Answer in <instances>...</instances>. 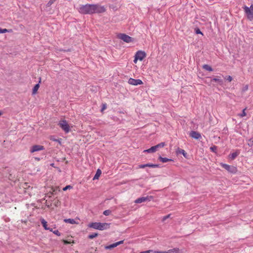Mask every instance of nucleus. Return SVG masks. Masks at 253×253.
<instances>
[{"mask_svg":"<svg viewBox=\"0 0 253 253\" xmlns=\"http://www.w3.org/2000/svg\"><path fill=\"white\" fill-rule=\"evenodd\" d=\"M110 223L92 222L88 224V226L95 229L104 230L109 228Z\"/></svg>","mask_w":253,"mask_h":253,"instance_id":"obj_1","label":"nucleus"},{"mask_svg":"<svg viewBox=\"0 0 253 253\" xmlns=\"http://www.w3.org/2000/svg\"><path fill=\"white\" fill-rule=\"evenodd\" d=\"M92 4H87L81 6L79 9L80 13L84 14H91L93 13Z\"/></svg>","mask_w":253,"mask_h":253,"instance_id":"obj_2","label":"nucleus"},{"mask_svg":"<svg viewBox=\"0 0 253 253\" xmlns=\"http://www.w3.org/2000/svg\"><path fill=\"white\" fill-rule=\"evenodd\" d=\"M245 12L247 16L248 19L250 21L253 20V4H252L250 7L244 6L243 7Z\"/></svg>","mask_w":253,"mask_h":253,"instance_id":"obj_3","label":"nucleus"},{"mask_svg":"<svg viewBox=\"0 0 253 253\" xmlns=\"http://www.w3.org/2000/svg\"><path fill=\"white\" fill-rule=\"evenodd\" d=\"M165 146V142H161L155 146L151 147L150 148L145 150L144 151V152H147L148 153H151L155 152L156 151L158 150V149L163 148Z\"/></svg>","mask_w":253,"mask_h":253,"instance_id":"obj_4","label":"nucleus"},{"mask_svg":"<svg viewBox=\"0 0 253 253\" xmlns=\"http://www.w3.org/2000/svg\"><path fill=\"white\" fill-rule=\"evenodd\" d=\"M58 125L65 133H68L70 131V126L66 120L60 121Z\"/></svg>","mask_w":253,"mask_h":253,"instance_id":"obj_5","label":"nucleus"},{"mask_svg":"<svg viewBox=\"0 0 253 253\" xmlns=\"http://www.w3.org/2000/svg\"><path fill=\"white\" fill-rule=\"evenodd\" d=\"M93 13H101L105 11L106 8L104 6L98 4H92Z\"/></svg>","mask_w":253,"mask_h":253,"instance_id":"obj_6","label":"nucleus"},{"mask_svg":"<svg viewBox=\"0 0 253 253\" xmlns=\"http://www.w3.org/2000/svg\"><path fill=\"white\" fill-rule=\"evenodd\" d=\"M220 165L223 168L225 169L229 172L235 173L237 171V168L235 167L223 163H221Z\"/></svg>","mask_w":253,"mask_h":253,"instance_id":"obj_7","label":"nucleus"},{"mask_svg":"<svg viewBox=\"0 0 253 253\" xmlns=\"http://www.w3.org/2000/svg\"><path fill=\"white\" fill-rule=\"evenodd\" d=\"M118 37L120 39L127 43H129L133 41L131 37L125 34H120Z\"/></svg>","mask_w":253,"mask_h":253,"instance_id":"obj_8","label":"nucleus"},{"mask_svg":"<svg viewBox=\"0 0 253 253\" xmlns=\"http://www.w3.org/2000/svg\"><path fill=\"white\" fill-rule=\"evenodd\" d=\"M153 199V197L151 196H146V197H142L136 199L134 202L136 204H139L143 202H145L147 201H150Z\"/></svg>","mask_w":253,"mask_h":253,"instance_id":"obj_9","label":"nucleus"},{"mask_svg":"<svg viewBox=\"0 0 253 253\" xmlns=\"http://www.w3.org/2000/svg\"><path fill=\"white\" fill-rule=\"evenodd\" d=\"M128 83L130 84L133 85H137L143 84L142 81L140 79H134L133 78H129L128 81Z\"/></svg>","mask_w":253,"mask_h":253,"instance_id":"obj_10","label":"nucleus"},{"mask_svg":"<svg viewBox=\"0 0 253 253\" xmlns=\"http://www.w3.org/2000/svg\"><path fill=\"white\" fill-rule=\"evenodd\" d=\"M146 53L144 51L139 50L135 54V56L140 61H142L145 57Z\"/></svg>","mask_w":253,"mask_h":253,"instance_id":"obj_11","label":"nucleus"},{"mask_svg":"<svg viewBox=\"0 0 253 253\" xmlns=\"http://www.w3.org/2000/svg\"><path fill=\"white\" fill-rule=\"evenodd\" d=\"M44 149V147L42 145H35L32 147L30 150L31 153H33L37 151L42 150Z\"/></svg>","mask_w":253,"mask_h":253,"instance_id":"obj_12","label":"nucleus"},{"mask_svg":"<svg viewBox=\"0 0 253 253\" xmlns=\"http://www.w3.org/2000/svg\"><path fill=\"white\" fill-rule=\"evenodd\" d=\"M190 136L196 139H199L201 138V134L195 131H191L190 133Z\"/></svg>","mask_w":253,"mask_h":253,"instance_id":"obj_13","label":"nucleus"},{"mask_svg":"<svg viewBox=\"0 0 253 253\" xmlns=\"http://www.w3.org/2000/svg\"><path fill=\"white\" fill-rule=\"evenodd\" d=\"M123 242H124V241H120L116 242V243L111 244L108 246H106V249H111L112 248L116 247L117 246H118L119 245L123 244Z\"/></svg>","mask_w":253,"mask_h":253,"instance_id":"obj_14","label":"nucleus"},{"mask_svg":"<svg viewBox=\"0 0 253 253\" xmlns=\"http://www.w3.org/2000/svg\"><path fill=\"white\" fill-rule=\"evenodd\" d=\"M239 152L236 151V152H233L232 153H231L229 155V157L232 160H234L239 155Z\"/></svg>","mask_w":253,"mask_h":253,"instance_id":"obj_15","label":"nucleus"},{"mask_svg":"<svg viewBox=\"0 0 253 253\" xmlns=\"http://www.w3.org/2000/svg\"><path fill=\"white\" fill-rule=\"evenodd\" d=\"M41 222L45 230L49 229V227H47V222L44 219L41 218Z\"/></svg>","mask_w":253,"mask_h":253,"instance_id":"obj_16","label":"nucleus"},{"mask_svg":"<svg viewBox=\"0 0 253 253\" xmlns=\"http://www.w3.org/2000/svg\"><path fill=\"white\" fill-rule=\"evenodd\" d=\"M101 174V171L100 169H98L96 171V172L95 174V175L93 177V180H95V179H98V178L99 177V176H100Z\"/></svg>","mask_w":253,"mask_h":253,"instance_id":"obj_17","label":"nucleus"},{"mask_svg":"<svg viewBox=\"0 0 253 253\" xmlns=\"http://www.w3.org/2000/svg\"><path fill=\"white\" fill-rule=\"evenodd\" d=\"M159 160H160L161 162H162L163 163H167L168 162L172 161L170 159H168L167 158H163V157H162L161 156L159 157Z\"/></svg>","mask_w":253,"mask_h":253,"instance_id":"obj_18","label":"nucleus"},{"mask_svg":"<svg viewBox=\"0 0 253 253\" xmlns=\"http://www.w3.org/2000/svg\"><path fill=\"white\" fill-rule=\"evenodd\" d=\"M179 250L178 249H173L168 250V251H164V253H177Z\"/></svg>","mask_w":253,"mask_h":253,"instance_id":"obj_19","label":"nucleus"},{"mask_svg":"<svg viewBox=\"0 0 253 253\" xmlns=\"http://www.w3.org/2000/svg\"><path fill=\"white\" fill-rule=\"evenodd\" d=\"M64 221L66 223H68L72 224L76 223L75 220L74 219L71 218L65 219H64Z\"/></svg>","mask_w":253,"mask_h":253,"instance_id":"obj_20","label":"nucleus"},{"mask_svg":"<svg viewBox=\"0 0 253 253\" xmlns=\"http://www.w3.org/2000/svg\"><path fill=\"white\" fill-rule=\"evenodd\" d=\"M203 69L207 70V71H210V72H211L212 71V68L209 65H207V64H205L203 66Z\"/></svg>","mask_w":253,"mask_h":253,"instance_id":"obj_21","label":"nucleus"},{"mask_svg":"<svg viewBox=\"0 0 253 253\" xmlns=\"http://www.w3.org/2000/svg\"><path fill=\"white\" fill-rule=\"evenodd\" d=\"M40 87V85L39 84H36L34 88H33V94H35L37 93L39 88Z\"/></svg>","mask_w":253,"mask_h":253,"instance_id":"obj_22","label":"nucleus"},{"mask_svg":"<svg viewBox=\"0 0 253 253\" xmlns=\"http://www.w3.org/2000/svg\"><path fill=\"white\" fill-rule=\"evenodd\" d=\"M145 166H146V167H150V168H153L159 167V165H156V164H145Z\"/></svg>","mask_w":253,"mask_h":253,"instance_id":"obj_23","label":"nucleus"},{"mask_svg":"<svg viewBox=\"0 0 253 253\" xmlns=\"http://www.w3.org/2000/svg\"><path fill=\"white\" fill-rule=\"evenodd\" d=\"M56 0H49L46 5V8L50 7Z\"/></svg>","mask_w":253,"mask_h":253,"instance_id":"obj_24","label":"nucleus"},{"mask_svg":"<svg viewBox=\"0 0 253 253\" xmlns=\"http://www.w3.org/2000/svg\"><path fill=\"white\" fill-rule=\"evenodd\" d=\"M211 81H213V82H218L220 84H221L222 83V80L221 79H218L217 78H213Z\"/></svg>","mask_w":253,"mask_h":253,"instance_id":"obj_25","label":"nucleus"},{"mask_svg":"<svg viewBox=\"0 0 253 253\" xmlns=\"http://www.w3.org/2000/svg\"><path fill=\"white\" fill-rule=\"evenodd\" d=\"M98 235V234L97 233H94L92 234H90L88 236V238L92 239L96 237H97Z\"/></svg>","mask_w":253,"mask_h":253,"instance_id":"obj_26","label":"nucleus"},{"mask_svg":"<svg viewBox=\"0 0 253 253\" xmlns=\"http://www.w3.org/2000/svg\"><path fill=\"white\" fill-rule=\"evenodd\" d=\"M111 211L109 210H105L103 211V214L105 215H109L111 214Z\"/></svg>","mask_w":253,"mask_h":253,"instance_id":"obj_27","label":"nucleus"},{"mask_svg":"<svg viewBox=\"0 0 253 253\" xmlns=\"http://www.w3.org/2000/svg\"><path fill=\"white\" fill-rule=\"evenodd\" d=\"M179 153L182 154L185 157H186V155L187 154L185 151L183 149H179Z\"/></svg>","mask_w":253,"mask_h":253,"instance_id":"obj_28","label":"nucleus"},{"mask_svg":"<svg viewBox=\"0 0 253 253\" xmlns=\"http://www.w3.org/2000/svg\"><path fill=\"white\" fill-rule=\"evenodd\" d=\"M249 86L248 85H245L243 87L242 91L243 92H245L248 89Z\"/></svg>","mask_w":253,"mask_h":253,"instance_id":"obj_29","label":"nucleus"},{"mask_svg":"<svg viewBox=\"0 0 253 253\" xmlns=\"http://www.w3.org/2000/svg\"><path fill=\"white\" fill-rule=\"evenodd\" d=\"M72 186L67 185V186H65L64 188H63V191H66L68 189H72Z\"/></svg>","mask_w":253,"mask_h":253,"instance_id":"obj_30","label":"nucleus"},{"mask_svg":"<svg viewBox=\"0 0 253 253\" xmlns=\"http://www.w3.org/2000/svg\"><path fill=\"white\" fill-rule=\"evenodd\" d=\"M52 232L58 236H60L61 235V233L57 230L53 231Z\"/></svg>","mask_w":253,"mask_h":253,"instance_id":"obj_31","label":"nucleus"},{"mask_svg":"<svg viewBox=\"0 0 253 253\" xmlns=\"http://www.w3.org/2000/svg\"><path fill=\"white\" fill-rule=\"evenodd\" d=\"M225 79L227 80L228 82H230L232 80V77L230 76H227L225 77Z\"/></svg>","mask_w":253,"mask_h":253,"instance_id":"obj_32","label":"nucleus"},{"mask_svg":"<svg viewBox=\"0 0 253 253\" xmlns=\"http://www.w3.org/2000/svg\"><path fill=\"white\" fill-rule=\"evenodd\" d=\"M246 109L243 110L242 113L240 115V117H243L246 116V113L245 112Z\"/></svg>","mask_w":253,"mask_h":253,"instance_id":"obj_33","label":"nucleus"},{"mask_svg":"<svg viewBox=\"0 0 253 253\" xmlns=\"http://www.w3.org/2000/svg\"><path fill=\"white\" fill-rule=\"evenodd\" d=\"M50 139L53 140V141H54L58 142L59 144H61L60 139H55V138H53L52 137H51Z\"/></svg>","mask_w":253,"mask_h":253,"instance_id":"obj_34","label":"nucleus"},{"mask_svg":"<svg viewBox=\"0 0 253 253\" xmlns=\"http://www.w3.org/2000/svg\"><path fill=\"white\" fill-rule=\"evenodd\" d=\"M195 32H196V33L197 34H201L202 35H203L202 32L198 28L196 29V31Z\"/></svg>","mask_w":253,"mask_h":253,"instance_id":"obj_35","label":"nucleus"},{"mask_svg":"<svg viewBox=\"0 0 253 253\" xmlns=\"http://www.w3.org/2000/svg\"><path fill=\"white\" fill-rule=\"evenodd\" d=\"M253 140L252 139H250L249 140V142L248 143V145L250 146H252L253 145Z\"/></svg>","mask_w":253,"mask_h":253,"instance_id":"obj_36","label":"nucleus"},{"mask_svg":"<svg viewBox=\"0 0 253 253\" xmlns=\"http://www.w3.org/2000/svg\"><path fill=\"white\" fill-rule=\"evenodd\" d=\"M170 216V214H168L166 216H165L163 218V221L166 220L167 218H168Z\"/></svg>","mask_w":253,"mask_h":253,"instance_id":"obj_37","label":"nucleus"},{"mask_svg":"<svg viewBox=\"0 0 253 253\" xmlns=\"http://www.w3.org/2000/svg\"><path fill=\"white\" fill-rule=\"evenodd\" d=\"M106 107H107L106 104H103L102 107L101 108V111H103L104 110L106 109Z\"/></svg>","mask_w":253,"mask_h":253,"instance_id":"obj_38","label":"nucleus"},{"mask_svg":"<svg viewBox=\"0 0 253 253\" xmlns=\"http://www.w3.org/2000/svg\"><path fill=\"white\" fill-rule=\"evenodd\" d=\"M1 33H5L8 32V30L6 29H1Z\"/></svg>","mask_w":253,"mask_h":253,"instance_id":"obj_39","label":"nucleus"},{"mask_svg":"<svg viewBox=\"0 0 253 253\" xmlns=\"http://www.w3.org/2000/svg\"><path fill=\"white\" fill-rule=\"evenodd\" d=\"M146 167L145 164L140 165L139 166V168L141 169H143Z\"/></svg>","mask_w":253,"mask_h":253,"instance_id":"obj_40","label":"nucleus"},{"mask_svg":"<svg viewBox=\"0 0 253 253\" xmlns=\"http://www.w3.org/2000/svg\"><path fill=\"white\" fill-rule=\"evenodd\" d=\"M153 253H164V251H154Z\"/></svg>","mask_w":253,"mask_h":253,"instance_id":"obj_41","label":"nucleus"},{"mask_svg":"<svg viewBox=\"0 0 253 253\" xmlns=\"http://www.w3.org/2000/svg\"><path fill=\"white\" fill-rule=\"evenodd\" d=\"M138 59L134 56V59L133 60V62L134 63H136Z\"/></svg>","mask_w":253,"mask_h":253,"instance_id":"obj_42","label":"nucleus"},{"mask_svg":"<svg viewBox=\"0 0 253 253\" xmlns=\"http://www.w3.org/2000/svg\"><path fill=\"white\" fill-rule=\"evenodd\" d=\"M152 252L151 250H148V251H144V253H150V252Z\"/></svg>","mask_w":253,"mask_h":253,"instance_id":"obj_43","label":"nucleus"},{"mask_svg":"<svg viewBox=\"0 0 253 253\" xmlns=\"http://www.w3.org/2000/svg\"><path fill=\"white\" fill-rule=\"evenodd\" d=\"M214 149H216V147L215 146H214L213 147H211V149L212 150V151H214Z\"/></svg>","mask_w":253,"mask_h":253,"instance_id":"obj_44","label":"nucleus"},{"mask_svg":"<svg viewBox=\"0 0 253 253\" xmlns=\"http://www.w3.org/2000/svg\"><path fill=\"white\" fill-rule=\"evenodd\" d=\"M47 230H49L50 231H51V232L53 231L52 229V228H49V229H48Z\"/></svg>","mask_w":253,"mask_h":253,"instance_id":"obj_45","label":"nucleus"},{"mask_svg":"<svg viewBox=\"0 0 253 253\" xmlns=\"http://www.w3.org/2000/svg\"><path fill=\"white\" fill-rule=\"evenodd\" d=\"M1 29L0 28V34H1Z\"/></svg>","mask_w":253,"mask_h":253,"instance_id":"obj_46","label":"nucleus"},{"mask_svg":"<svg viewBox=\"0 0 253 253\" xmlns=\"http://www.w3.org/2000/svg\"><path fill=\"white\" fill-rule=\"evenodd\" d=\"M1 113L0 112V115H1Z\"/></svg>","mask_w":253,"mask_h":253,"instance_id":"obj_47","label":"nucleus"}]
</instances>
